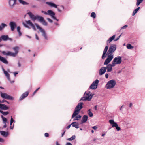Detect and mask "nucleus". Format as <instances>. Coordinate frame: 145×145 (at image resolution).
Listing matches in <instances>:
<instances>
[{
  "mask_svg": "<svg viewBox=\"0 0 145 145\" xmlns=\"http://www.w3.org/2000/svg\"><path fill=\"white\" fill-rule=\"evenodd\" d=\"M116 45L113 44L110 46L107 52V58L104 61V65L108 64L111 62L114 58V55L112 54L116 50Z\"/></svg>",
  "mask_w": 145,
  "mask_h": 145,
  "instance_id": "f257e3e1",
  "label": "nucleus"
},
{
  "mask_svg": "<svg viewBox=\"0 0 145 145\" xmlns=\"http://www.w3.org/2000/svg\"><path fill=\"white\" fill-rule=\"evenodd\" d=\"M116 84V81L113 80H111L108 82L105 86V87L107 89H110L114 88Z\"/></svg>",
  "mask_w": 145,
  "mask_h": 145,
  "instance_id": "f03ea898",
  "label": "nucleus"
},
{
  "mask_svg": "<svg viewBox=\"0 0 145 145\" xmlns=\"http://www.w3.org/2000/svg\"><path fill=\"white\" fill-rule=\"evenodd\" d=\"M93 95L90 92L88 91L87 93H85L84 97L81 98L80 100L82 101H90L92 99Z\"/></svg>",
  "mask_w": 145,
  "mask_h": 145,
  "instance_id": "7ed1b4c3",
  "label": "nucleus"
},
{
  "mask_svg": "<svg viewBox=\"0 0 145 145\" xmlns=\"http://www.w3.org/2000/svg\"><path fill=\"white\" fill-rule=\"evenodd\" d=\"M83 103L82 102L79 103L75 109L74 114H78L80 110L83 108Z\"/></svg>",
  "mask_w": 145,
  "mask_h": 145,
  "instance_id": "20e7f679",
  "label": "nucleus"
},
{
  "mask_svg": "<svg viewBox=\"0 0 145 145\" xmlns=\"http://www.w3.org/2000/svg\"><path fill=\"white\" fill-rule=\"evenodd\" d=\"M122 61V58L121 56H117L114 58L112 63L115 66L117 64H120Z\"/></svg>",
  "mask_w": 145,
  "mask_h": 145,
  "instance_id": "39448f33",
  "label": "nucleus"
},
{
  "mask_svg": "<svg viewBox=\"0 0 145 145\" xmlns=\"http://www.w3.org/2000/svg\"><path fill=\"white\" fill-rule=\"evenodd\" d=\"M27 14L29 15L31 19L34 21L36 19L38 21L40 17V16L38 15H36V16L34 15L31 12H28Z\"/></svg>",
  "mask_w": 145,
  "mask_h": 145,
  "instance_id": "423d86ee",
  "label": "nucleus"
},
{
  "mask_svg": "<svg viewBox=\"0 0 145 145\" xmlns=\"http://www.w3.org/2000/svg\"><path fill=\"white\" fill-rule=\"evenodd\" d=\"M1 96L2 98L6 99L13 100L14 99V97L12 96L9 95L6 93H1Z\"/></svg>",
  "mask_w": 145,
  "mask_h": 145,
  "instance_id": "0eeeda50",
  "label": "nucleus"
},
{
  "mask_svg": "<svg viewBox=\"0 0 145 145\" xmlns=\"http://www.w3.org/2000/svg\"><path fill=\"white\" fill-rule=\"evenodd\" d=\"M35 25H36L37 28L38 29L39 31H40L42 33V36L44 37V38L47 40L48 39L45 33L44 30L41 28L37 24L35 23Z\"/></svg>",
  "mask_w": 145,
  "mask_h": 145,
  "instance_id": "6e6552de",
  "label": "nucleus"
},
{
  "mask_svg": "<svg viewBox=\"0 0 145 145\" xmlns=\"http://www.w3.org/2000/svg\"><path fill=\"white\" fill-rule=\"evenodd\" d=\"M109 121L111 125H112V127H115L116 130L118 131L121 129V128L118 126V124L116 123L113 120H110Z\"/></svg>",
  "mask_w": 145,
  "mask_h": 145,
  "instance_id": "1a4fd4ad",
  "label": "nucleus"
},
{
  "mask_svg": "<svg viewBox=\"0 0 145 145\" xmlns=\"http://www.w3.org/2000/svg\"><path fill=\"white\" fill-rule=\"evenodd\" d=\"M99 82V80L98 79H96L93 82L91 85L90 86V88L92 89H96L97 87Z\"/></svg>",
  "mask_w": 145,
  "mask_h": 145,
  "instance_id": "9d476101",
  "label": "nucleus"
},
{
  "mask_svg": "<svg viewBox=\"0 0 145 145\" xmlns=\"http://www.w3.org/2000/svg\"><path fill=\"white\" fill-rule=\"evenodd\" d=\"M16 0H9L8 4L9 7L11 9L14 8L16 4Z\"/></svg>",
  "mask_w": 145,
  "mask_h": 145,
  "instance_id": "9b49d317",
  "label": "nucleus"
},
{
  "mask_svg": "<svg viewBox=\"0 0 145 145\" xmlns=\"http://www.w3.org/2000/svg\"><path fill=\"white\" fill-rule=\"evenodd\" d=\"M107 65L106 68V71L107 72H110L112 70V67L115 66L112 63V64H106Z\"/></svg>",
  "mask_w": 145,
  "mask_h": 145,
  "instance_id": "f8f14e48",
  "label": "nucleus"
},
{
  "mask_svg": "<svg viewBox=\"0 0 145 145\" xmlns=\"http://www.w3.org/2000/svg\"><path fill=\"white\" fill-rule=\"evenodd\" d=\"M106 67H101L99 71V74L101 76L106 71Z\"/></svg>",
  "mask_w": 145,
  "mask_h": 145,
  "instance_id": "ddd939ff",
  "label": "nucleus"
},
{
  "mask_svg": "<svg viewBox=\"0 0 145 145\" xmlns=\"http://www.w3.org/2000/svg\"><path fill=\"white\" fill-rule=\"evenodd\" d=\"M9 25L10 27L11 30L13 31L16 26V23L14 22H10Z\"/></svg>",
  "mask_w": 145,
  "mask_h": 145,
  "instance_id": "4468645a",
  "label": "nucleus"
},
{
  "mask_svg": "<svg viewBox=\"0 0 145 145\" xmlns=\"http://www.w3.org/2000/svg\"><path fill=\"white\" fill-rule=\"evenodd\" d=\"M1 100H0V110H6L9 109V107L6 105L4 104H2Z\"/></svg>",
  "mask_w": 145,
  "mask_h": 145,
  "instance_id": "2eb2a0df",
  "label": "nucleus"
},
{
  "mask_svg": "<svg viewBox=\"0 0 145 145\" xmlns=\"http://www.w3.org/2000/svg\"><path fill=\"white\" fill-rule=\"evenodd\" d=\"M108 48L107 46H106L105 47L102 56V59H104L106 57L107 55L106 53L107 51Z\"/></svg>",
  "mask_w": 145,
  "mask_h": 145,
  "instance_id": "dca6fc26",
  "label": "nucleus"
},
{
  "mask_svg": "<svg viewBox=\"0 0 145 145\" xmlns=\"http://www.w3.org/2000/svg\"><path fill=\"white\" fill-rule=\"evenodd\" d=\"M47 15H48L50 16L53 19H56V17L54 16L55 13L52 10H48L47 11Z\"/></svg>",
  "mask_w": 145,
  "mask_h": 145,
  "instance_id": "f3484780",
  "label": "nucleus"
},
{
  "mask_svg": "<svg viewBox=\"0 0 145 145\" xmlns=\"http://www.w3.org/2000/svg\"><path fill=\"white\" fill-rule=\"evenodd\" d=\"M81 116L78 114H74V112L73 113V120H78L80 119Z\"/></svg>",
  "mask_w": 145,
  "mask_h": 145,
  "instance_id": "a211bd4d",
  "label": "nucleus"
},
{
  "mask_svg": "<svg viewBox=\"0 0 145 145\" xmlns=\"http://www.w3.org/2000/svg\"><path fill=\"white\" fill-rule=\"evenodd\" d=\"M29 93V92L27 91L23 93L21 96L20 97L19 100L21 101L27 97L28 96Z\"/></svg>",
  "mask_w": 145,
  "mask_h": 145,
  "instance_id": "6ab92c4d",
  "label": "nucleus"
},
{
  "mask_svg": "<svg viewBox=\"0 0 145 145\" xmlns=\"http://www.w3.org/2000/svg\"><path fill=\"white\" fill-rule=\"evenodd\" d=\"M38 21L41 22L43 25L46 26L47 25V23L44 20L43 17L40 16L39 19Z\"/></svg>",
  "mask_w": 145,
  "mask_h": 145,
  "instance_id": "aec40b11",
  "label": "nucleus"
},
{
  "mask_svg": "<svg viewBox=\"0 0 145 145\" xmlns=\"http://www.w3.org/2000/svg\"><path fill=\"white\" fill-rule=\"evenodd\" d=\"M1 37L2 38V40L5 41L8 40H9L10 41L12 40V39L11 38H9L7 35H3L1 36Z\"/></svg>",
  "mask_w": 145,
  "mask_h": 145,
  "instance_id": "412c9836",
  "label": "nucleus"
},
{
  "mask_svg": "<svg viewBox=\"0 0 145 145\" xmlns=\"http://www.w3.org/2000/svg\"><path fill=\"white\" fill-rule=\"evenodd\" d=\"M19 48L18 46H16L14 47H13L12 48L13 50L15 52L14 53L16 56L19 52Z\"/></svg>",
  "mask_w": 145,
  "mask_h": 145,
  "instance_id": "4be33fe9",
  "label": "nucleus"
},
{
  "mask_svg": "<svg viewBox=\"0 0 145 145\" xmlns=\"http://www.w3.org/2000/svg\"><path fill=\"white\" fill-rule=\"evenodd\" d=\"M46 4L48 5L50 7H52L56 8H57V5L52 2H46Z\"/></svg>",
  "mask_w": 145,
  "mask_h": 145,
  "instance_id": "5701e85b",
  "label": "nucleus"
},
{
  "mask_svg": "<svg viewBox=\"0 0 145 145\" xmlns=\"http://www.w3.org/2000/svg\"><path fill=\"white\" fill-rule=\"evenodd\" d=\"M2 69L6 76L7 78L10 81L9 74L5 70L3 67H2Z\"/></svg>",
  "mask_w": 145,
  "mask_h": 145,
  "instance_id": "b1692460",
  "label": "nucleus"
},
{
  "mask_svg": "<svg viewBox=\"0 0 145 145\" xmlns=\"http://www.w3.org/2000/svg\"><path fill=\"white\" fill-rule=\"evenodd\" d=\"M7 26V25L4 23H1L0 25V31H1L6 27Z\"/></svg>",
  "mask_w": 145,
  "mask_h": 145,
  "instance_id": "393cba45",
  "label": "nucleus"
},
{
  "mask_svg": "<svg viewBox=\"0 0 145 145\" xmlns=\"http://www.w3.org/2000/svg\"><path fill=\"white\" fill-rule=\"evenodd\" d=\"M88 119V116L86 115H84L82 118V121H81L82 123L86 122Z\"/></svg>",
  "mask_w": 145,
  "mask_h": 145,
  "instance_id": "a878e982",
  "label": "nucleus"
},
{
  "mask_svg": "<svg viewBox=\"0 0 145 145\" xmlns=\"http://www.w3.org/2000/svg\"><path fill=\"white\" fill-rule=\"evenodd\" d=\"M0 61L5 64H7L8 62L7 60L4 57L0 56Z\"/></svg>",
  "mask_w": 145,
  "mask_h": 145,
  "instance_id": "bb28decb",
  "label": "nucleus"
},
{
  "mask_svg": "<svg viewBox=\"0 0 145 145\" xmlns=\"http://www.w3.org/2000/svg\"><path fill=\"white\" fill-rule=\"evenodd\" d=\"M0 133L1 135L4 137H7L8 135V132L4 131H0Z\"/></svg>",
  "mask_w": 145,
  "mask_h": 145,
  "instance_id": "cd10ccee",
  "label": "nucleus"
},
{
  "mask_svg": "<svg viewBox=\"0 0 145 145\" xmlns=\"http://www.w3.org/2000/svg\"><path fill=\"white\" fill-rule=\"evenodd\" d=\"M115 37V35H114L112 37H110L108 40H107L106 42L107 44L110 43L112 41Z\"/></svg>",
  "mask_w": 145,
  "mask_h": 145,
  "instance_id": "c85d7f7f",
  "label": "nucleus"
},
{
  "mask_svg": "<svg viewBox=\"0 0 145 145\" xmlns=\"http://www.w3.org/2000/svg\"><path fill=\"white\" fill-rule=\"evenodd\" d=\"M140 7H138L136 9H135L133 11L132 13V16H134L137 13V12L140 9Z\"/></svg>",
  "mask_w": 145,
  "mask_h": 145,
  "instance_id": "c756f323",
  "label": "nucleus"
},
{
  "mask_svg": "<svg viewBox=\"0 0 145 145\" xmlns=\"http://www.w3.org/2000/svg\"><path fill=\"white\" fill-rule=\"evenodd\" d=\"M1 117L2 118L3 121L4 123H6L7 120V119L4 117L3 115L1 116Z\"/></svg>",
  "mask_w": 145,
  "mask_h": 145,
  "instance_id": "7c9ffc66",
  "label": "nucleus"
},
{
  "mask_svg": "<svg viewBox=\"0 0 145 145\" xmlns=\"http://www.w3.org/2000/svg\"><path fill=\"white\" fill-rule=\"evenodd\" d=\"M8 56H9L13 57H15L16 56L15 54H14V53L11 52L9 51H8Z\"/></svg>",
  "mask_w": 145,
  "mask_h": 145,
  "instance_id": "2f4dec72",
  "label": "nucleus"
},
{
  "mask_svg": "<svg viewBox=\"0 0 145 145\" xmlns=\"http://www.w3.org/2000/svg\"><path fill=\"white\" fill-rule=\"evenodd\" d=\"M26 23L28 25L30 26H33V24L32 23V22L30 20L28 21H26Z\"/></svg>",
  "mask_w": 145,
  "mask_h": 145,
  "instance_id": "473e14b6",
  "label": "nucleus"
},
{
  "mask_svg": "<svg viewBox=\"0 0 145 145\" xmlns=\"http://www.w3.org/2000/svg\"><path fill=\"white\" fill-rule=\"evenodd\" d=\"M20 3L23 5H27L28 3L23 0H18Z\"/></svg>",
  "mask_w": 145,
  "mask_h": 145,
  "instance_id": "72a5a7b5",
  "label": "nucleus"
},
{
  "mask_svg": "<svg viewBox=\"0 0 145 145\" xmlns=\"http://www.w3.org/2000/svg\"><path fill=\"white\" fill-rule=\"evenodd\" d=\"M17 31H18V33L19 36H21L22 35V34L20 31V27L19 26H18L17 27Z\"/></svg>",
  "mask_w": 145,
  "mask_h": 145,
  "instance_id": "f704fd0d",
  "label": "nucleus"
},
{
  "mask_svg": "<svg viewBox=\"0 0 145 145\" xmlns=\"http://www.w3.org/2000/svg\"><path fill=\"white\" fill-rule=\"evenodd\" d=\"M143 0H137V2L136 3V5L137 6H138L139 5L143 2Z\"/></svg>",
  "mask_w": 145,
  "mask_h": 145,
  "instance_id": "c9c22d12",
  "label": "nucleus"
},
{
  "mask_svg": "<svg viewBox=\"0 0 145 145\" xmlns=\"http://www.w3.org/2000/svg\"><path fill=\"white\" fill-rule=\"evenodd\" d=\"M127 48L128 49H130L133 48V47L129 44H128L127 45Z\"/></svg>",
  "mask_w": 145,
  "mask_h": 145,
  "instance_id": "e433bc0d",
  "label": "nucleus"
},
{
  "mask_svg": "<svg viewBox=\"0 0 145 145\" xmlns=\"http://www.w3.org/2000/svg\"><path fill=\"white\" fill-rule=\"evenodd\" d=\"M88 114L89 116H90V117H92L93 116V114L92 113V112H91L90 109H89L88 110Z\"/></svg>",
  "mask_w": 145,
  "mask_h": 145,
  "instance_id": "4c0bfd02",
  "label": "nucleus"
},
{
  "mask_svg": "<svg viewBox=\"0 0 145 145\" xmlns=\"http://www.w3.org/2000/svg\"><path fill=\"white\" fill-rule=\"evenodd\" d=\"M0 112L3 115H6L8 114L9 112H3V111L0 110Z\"/></svg>",
  "mask_w": 145,
  "mask_h": 145,
  "instance_id": "58836bf2",
  "label": "nucleus"
},
{
  "mask_svg": "<svg viewBox=\"0 0 145 145\" xmlns=\"http://www.w3.org/2000/svg\"><path fill=\"white\" fill-rule=\"evenodd\" d=\"M79 124L78 123L73 122V127H74L76 128H79Z\"/></svg>",
  "mask_w": 145,
  "mask_h": 145,
  "instance_id": "ea45409f",
  "label": "nucleus"
},
{
  "mask_svg": "<svg viewBox=\"0 0 145 145\" xmlns=\"http://www.w3.org/2000/svg\"><path fill=\"white\" fill-rule=\"evenodd\" d=\"M91 16L93 18H95L96 17V15L95 13L94 12H92L91 15Z\"/></svg>",
  "mask_w": 145,
  "mask_h": 145,
  "instance_id": "a19ab883",
  "label": "nucleus"
},
{
  "mask_svg": "<svg viewBox=\"0 0 145 145\" xmlns=\"http://www.w3.org/2000/svg\"><path fill=\"white\" fill-rule=\"evenodd\" d=\"M8 51H3L2 52V53L4 55L6 56H8Z\"/></svg>",
  "mask_w": 145,
  "mask_h": 145,
  "instance_id": "79ce46f5",
  "label": "nucleus"
},
{
  "mask_svg": "<svg viewBox=\"0 0 145 145\" xmlns=\"http://www.w3.org/2000/svg\"><path fill=\"white\" fill-rule=\"evenodd\" d=\"M12 122L10 121V125L11 126L10 127V129H13L14 127V125L13 124V125H12Z\"/></svg>",
  "mask_w": 145,
  "mask_h": 145,
  "instance_id": "37998d69",
  "label": "nucleus"
},
{
  "mask_svg": "<svg viewBox=\"0 0 145 145\" xmlns=\"http://www.w3.org/2000/svg\"><path fill=\"white\" fill-rule=\"evenodd\" d=\"M40 88V87L38 88L37 89H36L34 92H33V95H34L38 91V90H39Z\"/></svg>",
  "mask_w": 145,
  "mask_h": 145,
  "instance_id": "c03bdc74",
  "label": "nucleus"
},
{
  "mask_svg": "<svg viewBox=\"0 0 145 145\" xmlns=\"http://www.w3.org/2000/svg\"><path fill=\"white\" fill-rule=\"evenodd\" d=\"M10 121L12 122V123H15V121H14L13 119L12 118V116H11V119H10Z\"/></svg>",
  "mask_w": 145,
  "mask_h": 145,
  "instance_id": "a18cd8bd",
  "label": "nucleus"
},
{
  "mask_svg": "<svg viewBox=\"0 0 145 145\" xmlns=\"http://www.w3.org/2000/svg\"><path fill=\"white\" fill-rule=\"evenodd\" d=\"M127 26H128L127 25H125L121 28V29H125L126 28V27H127Z\"/></svg>",
  "mask_w": 145,
  "mask_h": 145,
  "instance_id": "49530a36",
  "label": "nucleus"
},
{
  "mask_svg": "<svg viewBox=\"0 0 145 145\" xmlns=\"http://www.w3.org/2000/svg\"><path fill=\"white\" fill-rule=\"evenodd\" d=\"M23 25L26 27L29 28V27L24 22L23 23Z\"/></svg>",
  "mask_w": 145,
  "mask_h": 145,
  "instance_id": "de8ad7c7",
  "label": "nucleus"
},
{
  "mask_svg": "<svg viewBox=\"0 0 145 145\" xmlns=\"http://www.w3.org/2000/svg\"><path fill=\"white\" fill-rule=\"evenodd\" d=\"M44 136L46 137H48L49 136V134L48 133H45L44 134Z\"/></svg>",
  "mask_w": 145,
  "mask_h": 145,
  "instance_id": "09e8293b",
  "label": "nucleus"
},
{
  "mask_svg": "<svg viewBox=\"0 0 145 145\" xmlns=\"http://www.w3.org/2000/svg\"><path fill=\"white\" fill-rule=\"evenodd\" d=\"M47 20H48L50 23H52V21L49 18H47Z\"/></svg>",
  "mask_w": 145,
  "mask_h": 145,
  "instance_id": "8fccbe9b",
  "label": "nucleus"
},
{
  "mask_svg": "<svg viewBox=\"0 0 145 145\" xmlns=\"http://www.w3.org/2000/svg\"><path fill=\"white\" fill-rule=\"evenodd\" d=\"M68 140H72V136L71 138L67 139Z\"/></svg>",
  "mask_w": 145,
  "mask_h": 145,
  "instance_id": "3c124183",
  "label": "nucleus"
},
{
  "mask_svg": "<svg viewBox=\"0 0 145 145\" xmlns=\"http://www.w3.org/2000/svg\"><path fill=\"white\" fill-rule=\"evenodd\" d=\"M41 12L42 13H44V14H45V15H47V12H46L45 11H42Z\"/></svg>",
  "mask_w": 145,
  "mask_h": 145,
  "instance_id": "603ef678",
  "label": "nucleus"
},
{
  "mask_svg": "<svg viewBox=\"0 0 145 145\" xmlns=\"http://www.w3.org/2000/svg\"><path fill=\"white\" fill-rule=\"evenodd\" d=\"M105 77L106 78H108V74H105Z\"/></svg>",
  "mask_w": 145,
  "mask_h": 145,
  "instance_id": "864d4df0",
  "label": "nucleus"
},
{
  "mask_svg": "<svg viewBox=\"0 0 145 145\" xmlns=\"http://www.w3.org/2000/svg\"><path fill=\"white\" fill-rule=\"evenodd\" d=\"M72 125V123L70 125H69L67 127V128L69 129L70 128L71 126Z\"/></svg>",
  "mask_w": 145,
  "mask_h": 145,
  "instance_id": "5fc2aeb1",
  "label": "nucleus"
},
{
  "mask_svg": "<svg viewBox=\"0 0 145 145\" xmlns=\"http://www.w3.org/2000/svg\"><path fill=\"white\" fill-rule=\"evenodd\" d=\"M121 35H120L118 37H117L116 39H115L114 40V41H117V40H118L119 39Z\"/></svg>",
  "mask_w": 145,
  "mask_h": 145,
  "instance_id": "6e6d98bb",
  "label": "nucleus"
},
{
  "mask_svg": "<svg viewBox=\"0 0 145 145\" xmlns=\"http://www.w3.org/2000/svg\"><path fill=\"white\" fill-rule=\"evenodd\" d=\"M35 36L36 39L38 40H39V38L37 36V34H35Z\"/></svg>",
  "mask_w": 145,
  "mask_h": 145,
  "instance_id": "4d7b16f0",
  "label": "nucleus"
},
{
  "mask_svg": "<svg viewBox=\"0 0 145 145\" xmlns=\"http://www.w3.org/2000/svg\"><path fill=\"white\" fill-rule=\"evenodd\" d=\"M31 27H32V28H33V29L34 30H36L35 28L34 25H33V26H31Z\"/></svg>",
  "mask_w": 145,
  "mask_h": 145,
  "instance_id": "13d9d810",
  "label": "nucleus"
},
{
  "mask_svg": "<svg viewBox=\"0 0 145 145\" xmlns=\"http://www.w3.org/2000/svg\"><path fill=\"white\" fill-rule=\"evenodd\" d=\"M18 74V72H14V76H16V75L17 74Z\"/></svg>",
  "mask_w": 145,
  "mask_h": 145,
  "instance_id": "bf43d9fd",
  "label": "nucleus"
},
{
  "mask_svg": "<svg viewBox=\"0 0 145 145\" xmlns=\"http://www.w3.org/2000/svg\"><path fill=\"white\" fill-rule=\"evenodd\" d=\"M4 141V140L3 139L0 138V142H3Z\"/></svg>",
  "mask_w": 145,
  "mask_h": 145,
  "instance_id": "052dcab7",
  "label": "nucleus"
},
{
  "mask_svg": "<svg viewBox=\"0 0 145 145\" xmlns=\"http://www.w3.org/2000/svg\"><path fill=\"white\" fill-rule=\"evenodd\" d=\"M124 106V105H123L121 106V107L120 108V110H122V108H123Z\"/></svg>",
  "mask_w": 145,
  "mask_h": 145,
  "instance_id": "680f3d73",
  "label": "nucleus"
},
{
  "mask_svg": "<svg viewBox=\"0 0 145 145\" xmlns=\"http://www.w3.org/2000/svg\"><path fill=\"white\" fill-rule=\"evenodd\" d=\"M93 128L95 130L97 128V127L96 126H94L93 127Z\"/></svg>",
  "mask_w": 145,
  "mask_h": 145,
  "instance_id": "e2e57ef3",
  "label": "nucleus"
},
{
  "mask_svg": "<svg viewBox=\"0 0 145 145\" xmlns=\"http://www.w3.org/2000/svg\"><path fill=\"white\" fill-rule=\"evenodd\" d=\"M4 125H3V128H5L6 127L7 125H6V123H4Z\"/></svg>",
  "mask_w": 145,
  "mask_h": 145,
  "instance_id": "0e129e2a",
  "label": "nucleus"
},
{
  "mask_svg": "<svg viewBox=\"0 0 145 145\" xmlns=\"http://www.w3.org/2000/svg\"><path fill=\"white\" fill-rule=\"evenodd\" d=\"M66 145H72V144L68 142L66 144Z\"/></svg>",
  "mask_w": 145,
  "mask_h": 145,
  "instance_id": "69168bd1",
  "label": "nucleus"
},
{
  "mask_svg": "<svg viewBox=\"0 0 145 145\" xmlns=\"http://www.w3.org/2000/svg\"><path fill=\"white\" fill-rule=\"evenodd\" d=\"M132 106V103H130L129 104V107H131Z\"/></svg>",
  "mask_w": 145,
  "mask_h": 145,
  "instance_id": "338daca9",
  "label": "nucleus"
},
{
  "mask_svg": "<svg viewBox=\"0 0 145 145\" xmlns=\"http://www.w3.org/2000/svg\"><path fill=\"white\" fill-rule=\"evenodd\" d=\"M18 67H20L21 66V64L20 62H18Z\"/></svg>",
  "mask_w": 145,
  "mask_h": 145,
  "instance_id": "774afa93",
  "label": "nucleus"
}]
</instances>
